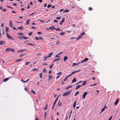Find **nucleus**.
<instances>
[{
	"label": "nucleus",
	"instance_id": "nucleus-1",
	"mask_svg": "<svg viewBox=\"0 0 120 120\" xmlns=\"http://www.w3.org/2000/svg\"><path fill=\"white\" fill-rule=\"evenodd\" d=\"M5 51L8 52L10 51H11L13 52H14V50L13 49L11 48H6L5 49Z\"/></svg>",
	"mask_w": 120,
	"mask_h": 120
},
{
	"label": "nucleus",
	"instance_id": "nucleus-2",
	"mask_svg": "<svg viewBox=\"0 0 120 120\" xmlns=\"http://www.w3.org/2000/svg\"><path fill=\"white\" fill-rule=\"evenodd\" d=\"M71 90H70L68 92H65L63 95V96L64 97L68 95L71 92Z\"/></svg>",
	"mask_w": 120,
	"mask_h": 120
},
{
	"label": "nucleus",
	"instance_id": "nucleus-3",
	"mask_svg": "<svg viewBox=\"0 0 120 120\" xmlns=\"http://www.w3.org/2000/svg\"><path fill=\"white\" fill-rule=\"evenodd\" d=\"M7 37L9 39H11L13 40H14L13 38L10 36L7 33H6Z\"/></svg>",
	"mask_w": 120,
	"mask_h": 120
},
{
	"label": "nucleus",
	"instance_id": "nucleus-4",
	"mask_svg": "<svg viewBox=\"0 0 120 120\" xmlns=\"http://www.w3.org/2000/svg\"><path fill=\"white\" fill-rule=\"evenodd\" d=\"M60 56H58V58L57 59L54 60L53 61V63L56 61H58L60 60Z\"/></svg>",
	"mask_w": 120,
	"mask_h": 120
},
{
	"label": "nucleus",
	"instance_id": "nucleus-5",
	"mask_svg": "<svg viewBox=\"0 0 120 120\" xmlns=\"http://www.w3.org/2000/svg\"><path fill=\"white\" fill-rule=\"evenodd\" d=\"M57 74L58 76H57V77L56 78V79H58L60 76V75H61V72H60L57 73Z\"/></svg>",
	"mask_w": 120,
	"mask_h": 120
},
{
	"label": "nucleus",
	"instance_id": "nucleus-6",
	"mask_svg": "<svg viewBox=\"0 0 120 120\" xmlns=\"http://www.w3.org/2000/svg\"><path fill=\"white\" fill-rule=\"evenodd\" d=\"M87 92H85L83 94V98L84 99L86 97V95L87 94Z\"/></svg>",
	"mask_w": 120,
	"mask_h": 120
},
{
	"label": "nucleus",
	"instance_id": "nucleus-7",
	"mask_svg": "<svg viewBox=\"0 0 120 120\" xmlns=\"http://www.w3.org/2000/svg\"><path fill=\"white\" fill-rule=\"evenodd\" d=\"M88 60V58H86L84 59V60H82V61H81V62H80V63H82L83 62H86V61H87Z\"/></svg>",
	"mask_w": 120,
	"mask_h": 120
},
{
	"label": "nucleus",
	"instance_id": "nucleus-8",
	"mask_svg": "<svg viewBox=\"0 0 120 120\" xmlns=\"http://www.w3.org/2000/svg\"><path fill=\"white\" fill-rule=\"evenodd\" d=\"M53 53V52L51 53H50V54H49V55L48 56H44V57L45 58H48L49 57H51V55H52Z\"/></svg>",
	"mask_w": 120,
	"mask_h": 120
},
{
	"label": "nucleus",
	"instance_id": "nucleus-9",
	"mask_svg": "<svg viewBox=\"0 0 120 120\" xmlns=\"http://www.w3.org/2000/svg\"><path fill=\"white\" fill-rule=\"evenodd\" d=\"M62 104L61 101L59 100L57 104V105L59 106H61L62 105Z\"/></svg>",
	"mask_w": 120,
	"mask_h": 120
},
{
	"label": "nucleus",
	"instance_id": "nucleus-10",
	"mask_svg": "<svg viewBox=\"0 0 120 120\" xmlns=\"http://www.w3.org/2000/svg\"><path fill=\"white\" fill-rule=\"evenodd\" d=\"M80 71V70H77V71H73V72H72V73L71 74H70V75H70V76H71L72 74H74L76 72H78L79 71Z\"/></svg>",
	"mask_w": 120,
	"mask_h": 120
},
{
	"label": "nucleus",
	"instance_id": "nucleus-11",
	"mask_svg": "<svg viewBox=\"0 0 120 120\" xmlns=\"http://www.w3.org/2000/svg\"><path fill=\"white\" fill-rule=\"evenodd\" d=\"M65 21L64 18H63L62 19V20H61L60 22V25H62V23L64 22Z\"/></svg>",
	"mask_w": 120,
	"mask_h": 120
},
{
	"label": "nucleus",
	"instance_id": "nucleus-12",
	"mask_svg": "<svg viewBox=\"0 0 120 120\" xmlns=\"http://www.w3.org/2000/svg\"><path fill=\"white\" fill-rule=\"evenodd\" d=\"M13 24L12 22V21H10V24H9V26H10L11 27H12L13 26Z\"/></svg>",
	"mask_w": 120,
	"mask_h": 120
},
{
	"label": "nucleus",
	"instance_id": "nucleus-13",
	"mask_svg": "<svg viewBox=\"0 0 120 120\" xmlns=\"http://www.w3.org/2000/svg\"><path fill=\"white\" fill-rule=\"evenodd\" d=\"M53 78V76L52 75H49V77L48 80L50 81L51 79Z\"/></svg>",
	"mask_w": 120,
	"mask_h": 120
},
{
	"label": "nucleus",
	"instance_id": "nucleus-14",
	"mask_svg": "<svg viewBox=\"0 0 120 120\" xmlns=\"http://www.w3.org/2000/svg\"><path fill=\"white\" fill-rule=\"evenodd\" d=\"M119 101V99H117L116 101L115 102V103H114V105H116L118 103Z\"/></svg>",
	"mask_w": 120,
	"mask_h": 120
},
{
	"label": "nucleus",
	"instance_id": "nucleus-15",
	"mask_svg": "<svg viewBox=\"0 0 120 120\" xmlns=\"http://www.w3.org/2000/svg\"><path fill=\"white\" fill-rule=\"evenodd\" d=\"M4 43V41H0V45H2Z\"/></svg>",
	"mask_w": 120,
	"mask_h": 120
},
{
	"label": "nucleus",
	"instance_id": "nucleus-16",
	"mask_svg": "<svg viewBox=\"0 0 120 120\" xmlns=\"http://www.w3.org/2000/svg\"><path fill=\"white\" fill-rule=\"evenodd\" d=\"M30 19L28 20L26 22V25H27L29 24V22H30Z\"/></svg>",
	"mask_w": 120,
	"mask_h": 120
},
{
	"label": "nucleus",
	"instance_id": "nucleus-17",
	"mask_svg": "<svg viewBox=\"0 0 120 120\" xmlns=\"http://www.w3.org/2000/svg\"><path fill=\"white\" fill-rule=\"evenodd\" d=\"M22 38L24 39H28L29 38L28 37H26L25 36H22Z\"/></svg>",
	"mask_w": 120,
	"mask_h": 120
},
{
	"label": "nucleus",
	"instance_id": "nucleus-18",
	"mask_svg": "<svg viewBox=\"0 0 120 120\" xmlns=\"http://www.w3.org/2000/svg\"><path fill=\"white\" fill-rule=\"evenodd\" d=\"M18 28L20 30H21L24 29V28H23V27L22 26L18 27Z\"/></svg>",
	"mask_w": 120,
	"mask_h": 120
},
{
	"label": "nucleus",
	"instance_id": "nucleus-19",
	"mask_svg": "<svg viewBox=\"0 0 120 120\" xmlns=\"http://www.w3.org/2000/svg\"><path fill=\"white\" fill-rule=\"evenodd\" d=\"M81 86H82L81 85H78L76 87V88H75V89H78V88H80Z\"/></svg>",
	"mask_w": 120,
	"mask_h": 120
},
{
	"label": "nucleus",
	"instance_id": "nucleus-20",
	"mask_svg": "<svg viewBox=\"0 0 120 120\" xmlns=\"http://www.w3.org/2000/svg\"><path fill=\"white\" fill-rule=\"evenodd\" d=\"M68 59V57L66 56H65L64 57V61H66Z\"/></svg>",
	"mask_w": 120,
	"mask_h": 120
},
{
	"label": "nucleus",
	"instance_id": "nucleus-21",
	"mask_svg": "<svg viewBox=\"0 0 120 120\" xmlns=\"http://www.w3.org/2000/svg\"><path fill=\"white\" fill-rule=\"evenodd\" d=\"M82 36H79L77 38H76V40H79V39H81L82 38Z\"/></svg>",
	"mask_w": 120,
	"mask_h": 120
},
{
	"label": "nucleus",
	"instance_id": "nucleus-22",
	"mask_svg": "<svg viewBox=\"0 0 120 120\" xmlns=\"http://www.w3.org/2000/svg\"><path fill=\"white\" fill-rule=\"evenodd\" d=\"M70 76V75H69L67 76L65 78V79L64 80V82L67 79L68 77L69 76Z\"/></svg>",
	"mask_w": 120,
	"mask_h": 120
},
{
	"label": "nucleus",
	"instance_id": "nucleus-23",
	"mask_svg": "<svg viewBox=\"0 0 120 120\" xmlns=\"http://www.w3.org/2000/svg\"><path fill=\"white\" fill-rule=\"evenodd\" d=\"M76 101H75V102H74V103L73 104V107L74 108H75L76 106Z\"/></svg>",
	"mask_w": 120,
	"mask_h": 120
},
{
	"label": "nucleus",
	"instance_id": "nucleus-24",
	"mask_svg": "<svg viewBox=\"0 0 120 120\" xmlns=\"http://www.w3.org/2000/svg\"><path fill=\"white\" fill-rule=\"evenodd\" d=\"M87 81H83L82 82V83L83 84L82 85H81L82 86H84V85H85L86 84V82Z\"/></svg>",
	"mask_w": 120,
	"mask_h": 120
},
{
	"label": "nucleus",
	"instance_id": "nucleus-25",
	"mask_svg": "<svg viewBox=\"0 0 120 120\" xmlns=\"http://www.w3.org/2000/svg\"><path fill=\"white\" fill-rule=\"evenodd\" d=\"M27 45H31L33 46L35 45L34 44L31 43H27Z\"/></svg>",
	"mask_w": 120,
	"mask_h": 120
},
{
	"label": "nucleus",
	"instance_id": "nucleus-26",
	"mask_svg": "<svg viewBox=\"0 0 120 120\" xmlns=\"http://www.w3.org/2000/svg\"><path fill=\"white\" fill-rule=\"evenodd\" d=\"M9 79L8 78H6L5 79L3 80V82H6Z\"/></svg>",
	"mask_w": 120,
	"mask_h": 120
},
{
	"label": "nucleus",
	"instance_id": "nucleus-27",
	"mask_svg": "<svg viewBox=\"0 0 120 120\" xmlns=\"http://www.w3.org/2000/svg\"><path fill=\"white\" fill-rule=\"evenodd\" d=\"M76 81V79L75 78H74L72 80V82L73 83L74 82H75Z\"/></svg>",
	"mask_w": 120,
	"mask_h": 120
},
{
	"label": "nucleus",
	"instance_id": "nucleus-28",
	"mask_svg": "<svg viewBox=\"0 0 120 120\" xmlns=\"http://www.w3.org/2000/svg\"><path fill=\"white\" fill-rule=\"evenodd\" d=\"M64 34L65 32H61L59 34L60 35H62Z\"/></svg>",
	"mask_w": 120,
	"mask_h": 120
},
{
	"label": "nucleus",
	"instance_id": "nucleus-29",
	"mask_svg": "<svg viewBox=\"0 0 120 120\" xmlns=\"http://www.w3.org/2000/svg\"><path fill=\"white\" fill-rule=\"evenodd\" d=\"M58 97H59V96H58L56 98V100H55V101L54 103H56V101H57L58 100Z\"/></svg>",
	"mask_w": 120,
	"mask_h": 120
},
{
	"label": "nucleus",
	"instance_id": "nucleus-30",
	"mask_svg": "<svg viewBox=\"0 0 120 120\" xmlns=\"http://www.w3.org/2000/svg\"><path fill=\"white\" fill-rule=\"evenodd\" d=\"M42 74L41 73H40L39 74V76L40 78H42Z\"/></svg>",
	"mask_w": 120,
	"mask_h": 120
},
{
	"label": "nucleus",
	"instance_id": "nucleus-31",
	"mask_svg": "<svg viewBox=\"0 0 120 120\" xmlns=\"http://www.w3.org/2000/svg\"><path fill=\"white\" fill-rule=\"evenodd\" d=\"M69 11V10H68L65 9V10H64V12H68Z\"/></svg>",
	"mask_w": 120,
	"mask_h": 120
},
{
	"label": "nucleus",
	"instance_id": "nucleus-32",
	"mask_svg": "<svg viewBox=\"0 0 120 120\" xmlns=\"http://www.w3.org/2000/svg\"><path fill=\"white\" fill-rule=\"evenodd\" d=\"M31 92H32V93L34 94H36V93L33 90V89H32L31 90Z\"/></svg>",
	"mask_w": 120,
	"mask_h": 120
},
{
	"label": "nucleus",
	"instance_id": "nucleus-33",
	"mask_svg": "<svg viewBox=\"0 0 120 120\" xmlns=\"http://www.w3.org/2000/svg\"><path fill=\"white\" fill-rule=\"evenodd\" d=\"M22 60V59H19L18 60H16L15 62H18L19 61H21Z\"/></svg>",
	"mask_w": 120,
	"mask_h": 120
},
{
	"label": "nucleus",
	"instance_id": "nucleus-34",
	"mask_svg": "<svg viewBox=\"0 0 120 120\" xmlns=\"http://www.w3.org/2000/svg\"><path fill=\"white\" fill-rule=\"evenodd\" d=\"M53 64H54L53 63L52 65H50L49 66V68H50L51 69L52 68V67L53 66Z\"/></svg>",
	"mask_w": 120,
	"mask_h": 120
},
{
	"label": "nucleus",
	"instance_id": "nucleus-35",
	"mask_svg": "<svg viewBox=\"0 0 120 120\" xmlns=\"http://www.w3.org/2000/svg\"><path fill=\"white\" fill-rule=\"evenodd\" d=\"M26 49H22L18 51V52H20L22 51H26Z\"/></svg>",
	"mask_w": 120,
	"mask_h": 120
},
{
	"label": "nucleus",
	"instance_id": "nucleus-36",
	"mask_svg": "<svg viewBox=\"0 0 120 120\" xmlns=\"http://www.w3.org/2000/svg\"><path fill=\"white\" fill-rule=\"evenodd\" d=\"M60 44V42L58 40H57L56 42V45H58Z\"/></svg>",
	"mask_w": 120,
	"mask_h": 120
},
{
	"label": "nucleus",
	"instance_id": "nucleus-37",
	"mask_svg": "<svg viewBox=\"0 0 120 120\" xmlns=\"http://www.w3.org/2000/svg\"><path fill=\"white\" fill-rule=\"evenodd\" d=\"M18 35H23V34L22 33L19 32L18 33Z\"/></svg>",
	"mask_w": 120,
	"mask_h": 120
},
{
	"label": "nucleus",
	"instance_id": "nucleus-38",
	"mask_svg": "<svg viewBox=\"0 0 120 120\" xmlns=\"http://www.w3.org/2000/svg\"><path fill=\"white\" fill-rule=\"evenodd\" d=\"M46 70L45 69V68H44L43 70V72H46Z\"/></svg>",
	"mask_w": 120,
	"mask_h": 120
},
{
	"label": "nucleus",
	"instance_id": "nucleus-39",
	"mask_svg": "<svg viewBox=\"0 0 120 120\" xmlns=\"http://www.w3.org/2000/svg\"><path fill=\"white\" fill-rule=\"evenodd\" d=\"M9 29L8 27H6V31L7 32V31H8V30Z\"/></svg>",
	"mask_w": 120,
	"mask_h": 120
},
{
	"label": "nucleus",
	"instance_id": "nucleus-40",
	"mask_svg": "<svg viewBox=\"0 0 120 120\" xmlns=\"http://www.w3.org/2000/svg\"><path fill=\"white\" fill-rule=\"evenodd\" d=\"M56 19H60L61 17L60 16L57 17H56Z\"/></svg>",
	"mask_w": 120,
	"mask_h": 120
},
{
	"label": "nucleus",
	"instance_id": "nucleus-41",
	"mask_svg": "<svg viewBox=\"0 0 120 120\" xmlns=\"http://www.w3.org/2000/svg\"><path fill=\"white\" fill-rule=\"evenodd\" d=\"M79 93V91H77L76 92V93L75 94V96H76V95L78 94Z\"/></svg>",
	"mask_w": 120,
	"mask_h": 120
},
{
	"label": "nucleus",
	"instance_id": "nucleus-42",
	"mask_svg": "<svg viewBox=\"0 0 120 120\" xmlns=\"http://www.w3.org/2000/svg\"><path fill=\"white\" fill-rule=\"evenodd\" d=\"M17 38L19 39L22 40V38L21 36H18L17 37Z\"/></svg>",
	"mask_w": 120,
	"mask_h": 120
},
{
	"label": "nucleus",
	"instance_id": "nucleus-43",
	"mask_svg": "<svg viewBox=\"0 0 120 120\" xmlns=\"http://www.w3.org/2000/svg\"><path fill=\"white\" fill-rule=\"evenodd\" d=\"M46 112H45L44 113V118L45 119L46 118Z\"/></svg>",
	"mask_w": 120,
	"mask_h": 120
},
{
	"label": "nucleus",
	"instance_id": "nucleus-44",
	"mask_svg": "<svg viewBox=\"0 0 120 120\" xmlns=\"http://www.w3.org/2000/svg\"><path fill=\"white\" fill-rule=\"evenodd\" d=\"M37 33L38 34L40 35L42 34V33L41 32L38 31L37 32Z\"/></svg>",
	"mask_w": 120,
	"mask_h": 120
},
{
	"label": "nucleus",
	"instance_id": "nucleus-45",
	"mask_svg": "<svg viewBox=\"0 0 120 120\" xmlns=\"http://www.w3.org/2000/svg\"><path fill=\"white\" fill-rule=\"evenodd\" d=\"M25 55L24 54H21L20 55V57H22L24 56Z\"/></svg>",
	"mask_w": 120,
	"mask_h": 120
},
{
	"label": "nucleus",
	"instance_id": "nucleus-46",
	"mask_svg": "<svg viewBox=\"0 0 120 120\" xmlns=\"http://www.w3.org/2000/svg\"><path fill=\"white\" fill-rule=\"evenodd\" d=\"M32 32H30L28 34V35L29 36H30L32 35Z\"/></svg>",
	"mask_w": 120,
	"mask_h": 120
},
{
	"label": "nucleus",
	"instance_id": "nucleus-47",
	"mask_svg": "<svg viewBox=\"0 0 120 120\" xmlns=\"http://www.w3.org/2000/svg\"><path fill=\"white\" fill-rule=\"evenodd\" d=\"M88 9L90 11H91L93 10V8L91 7H89V8Z\"/></svg>",
	"mask_w": 120,
	"mask_h": 120
},
{
	"label": "nucleus",
	"instance_id": "nucleus-48",
	"mask_svg": "<svg viewBox=\"0 0 120 120\" xmlns=\"http://www.w3.org/2000/svg\"><path fill=\"white\" fill-rule=\"evenodd\" d=\"M21 82H24L25 83L27 82V81H23L22 79L21 80Z\"/></svg>",
	"mask_w": 120,
	"mask_h": 120
},
{
	"label": "nucleus",
	"instance_id": "nucleus-49",
	"mask_svg": "<svg viewBox=\"0 0 120 120\" xmlns=\"http://www.w3.org/2000/svg\"><path fill=\"white\" fill-rule=\"evenodd\" d=\"M35 39L37 40H39V38H38V37H35Z\"/></svg>",
	"mask_w": 120,
	"mask_h": 120
},
{
	"label": "nucleus",
	"instance_id": "nucleus-50",
	"mask_svg": "<svg viewBox=\"0 0 120 120\" xmlns=\"http://www.w3.org/2000/svg\"><path fill=\"white\" fill-rule=\"evenodd\" d=\"M54 29H55L56 30H60V29L59 28H54Z\"/></svg>",
	"mask_w": 120,
	"mask_h": 120
},
{
	"label": "nucleus",
	"instance_id": "nucleus-51",
	"mask_svg": "<svg viewBox=\"0 0 120 120\" xmlns=\"http://www.w3.org/2000/svg\"><path fill=\"white\" fill-rule=\"evenodd\" d=\"M52 6V5H50L49 4L47 6V7L48 8H49V7H51V6Z\"/></svg>",
	"mask_w": 120,
	"mask_h": 120
},
{
	"label": "nucleus",
	"instance_id": "nucleus-52",
	"mask_svg": "<svg viewBox=\"0 0 120 120\" xmlns=\"http://www.w3.org/2000/svg\"><path fill=\"white\" fill-rule=\"evenodd\" d=\"M55 104V103H54V104H53V106H52V110L53 109V108H54V107Z\"/></svg>",
	"mask_w": 120,
	"mask_h": 120
},
{
	"label": "nucleus",
	"instance_id": "nucleus-53",
	"mask_svg": "<svg viewBox=\"0 0 120 120\" xmlns=\"http://www.w3.org/2000/svg\"><path fill=\"white\" fill-rule=\"evenodd\" d=\"M31 29H35L36 28H35V27H34V26H32L31 27Z\"/></svg>",
	"mask_w": 120,
	"mask_h": 120
},
{
	"label": "nucleus",
	"instance_id": "nucleus-54",
	"mask_svg": "<svg viewBox=\"0 0 120 120\" xmlns=\"http://www.w3.org/2000/svg\"><path fill=\"white\" fill-rule=\"evenodd\" d=\"M30 63V62H26V63L25 64L26 65H28V64Z\"/></svg>",
	"mask_w": 120,
	"mask_h": 120
},
{
	"label": "nucleus",
	"instance_id": "nucleus-55",
	"mask_svg": "<svg viewBox=\"0 0 120 120\" xmlns=\"http://www.w3.org/2000/svg\"><path fill=\"white\" fill-rule=\"evenodd\" d=\"M97 85V84L96 83H95L91 85L90 86H93L94 85Z\"/></svg>",
	"mask_w": 120,
	"mask_h": 120
},
{
	"label": "nucleus",
	"instance_id": "nucleus-56",
	"mask_svg": "<svg viewBox=\"0 0 120 120\" xmlns=\"http://www.w3.org/2000/svg\"><path fill=\"white\" fill-rule=\"evenodd\" d=\"M35 13H33L30 14L29 15V16H31L33 15V14Z\"/></svg>",
	"mask_w": 120,
	"mask_h": 120
},
{
	"label": "nucleus",
	"instance_id": "nucleus-57",
	"mask_svg": "<svg viewBox=\"0 0 120 120\" xmlns=\"http://www.w3.org/2000/svg\"><path fill=\"white\" fill-rule=\"evenodd\" d=\"M59 55H58V54L56 55L55 56V58H58V56H59Z\"/></svg>",
	"mask_w": 120,
	"mask_h": 120
},
{
	"label": "nucleus",
	"instance_id": "nucleus-58",
	"mask_svg": "<svg viewBox=\"0 0 120 120\" xmlns=\"http://www.w3.org/2000/svg\"><path fill=\"white\" fill-rule=\"evenodd\" d=\"M54 22H58V21L56 20H54Z\"/></svg>",
	"mask_w": 120,
	"mask_h": 120
},
{
	"label": "nucleus",
	"instance_id": "nucleus-59",
	"mask_svg": "<svg viewBox=\"0 0 120 120\" xmlns=\"http://www.w3.org/2000/svg\"><path fill=\"white\" fill-rule=\"evenodd\" d=\"M1 26L3 28L4 27V24L3 23H2L1 24Z\"/></svg>",
	"mask_w": 120,
	"mask_h": 120
},
{
	"label": "nucleus",
	"instance_id": "nucleus-60",
	"mask_svg": "<svg viewBox=\"0 0 120 120\" xmlns=\"http://www.w3.org/2000/svg\"><path fill=\"white\" fill-rule=\"evenodd\" d=\"M105 109V107H104L102 109L101 112L103 111H104Z\"/></svg>",
	"mask_w": 120,
	"mask_h": 120
},
{
	"label": "nucleus",
	"instance_id": "nucleus-61",
	"mask_svg": "<svg viewBox=\"0 0 120 120\" xmlns=\"http://www.w3.org/2000/svg\"><path fill=\"white\" fill-rule=\"evenodd\" d=\"M76 64L75 63H73L72 64V66H74L75 65H76Z\"/></svg>",
	"mask_w": 120,
	"mask_h": 120
},
{
	"label": "nucleus",
	"instance_id": "nucleus-62",
	"mask_svg": "<svg viewBox=\"0 0 120 120\" xmlns=\"http://www.w3.org/2000/svg\"><path fill=\"white\" fill-rule=\"evenodd\" d=\"M41 55V54L40 53H38L37 54V56H40Z\"/></svg>",
	"mask_w": 120,
	"mask_h": 120
},
{
	"label": "nucleus",
	"instance_id": "nucleus-63",
	"mask_svg": "<svg viewBox=\"0 0 120 120\" xmlns=\"http://www.w3.org/2000/svg\"><path fill=\"white\" fill-rule=\"evenodd\" d=\"M25 90L26 91H27V90H28V88H25Z\"/></svg>",
	"mask_w": 120,
	"mask_h": 120
},
{
	"label": "nucleus",
	"instance_id": "nucleus-64",
	"mask_svg": "<svg viewBox=\"0 0 120 120\" xmlns=\"http://www.w3.org/2000/svg\"><path fill=\"white\" fill-rule=\"evenodd\" d=\"M112 117V116L110 117L109 119V120H111Z\"/></svg>",
	"mask_w": 120,
	"mask_h": 120
}]
</instances>
